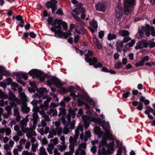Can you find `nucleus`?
I'll list each match as a JSON object with an SVG mask.
<instances>
[{
  "mask_svg": "<svg viewBox=\"0 0 155 155\" xmlns=\"http://www.w3.org/2000/svg\"><path fill=\"white\" fill-rule=\"evenodd\" d=\"M51 25L53 27L50 28V30L54 32L55 35V33L58 30L62 29L61 26L63 28L64 30H66L67 29V24L58 18L56 19L53 21V25Z\"/></svg>",
  "mask_w": 155,
  "mask_h": 155,
  "instance_id": "f257e3e1",
  "label": "nucleus"
},
{
  "mask_svg": "<svg viewBox=\"0 0 155 155\" xmlns=\"http://www.w3.org/2000/svg\"><path fill=\"white\" fill-rule=\"evenodd\" d=\"M136 5V0H125L124 13L128 15L130 12L133 11Z\"/></svg>",
  "mask_w": 155,
  "mask_h": 155,
  "instance_id": "f03ea898",
  "label": "nucleus"
},
{
  "mask_svg": "<svg viewBox=\"0 0 155 155\" xmlns=\"http://www.w3.org/2000/svg\"><path fill=\"white\" fill-rule=\"evenodd\" d=\"M85 61L89 63L90 65H93L95 68H101L103 66V64L99 62H98L97 58L95 57L91 58H85Z\"/></svg>",
  "mask_w": 155,
  "mask_h": 155,
  "instance_id": "7ed1b4c3",
  "label": "nucleus"
},
{
  "mask_svg": "<svg viewBox=\"0 0 155 155\" xmlns=\"http://www.w3.org/2000/svg\"><path fill=\"white\" fill-rule=\"evenodd\" d=\"M58 2L56 0H51L48 1L45 3L46 8L48 9L51 8V13L53 14L55 13V11L57 9V5Z\"/></svg>",
  "mask_w": 155,
  "mask_h": 155,
  "instance_id": "20e7f679",
  "label": "nucleus"
},
{
  "mask_svg": "<svg viewBox=\"0 0 155 155\" xmlns=\"http://www.w3.org/2000/svg\"><path fill=\"white\" fill-rule=\"evenodd\" d=\"M15 75L17 78V81L19 84H21L22 85L24 86H25V83L21 79L23 78L25 80H27L28 78L27 76V74L22 72H15L13 73Z\"/></svg>",
  "mask_w": 155,
  "mask_h": 155,
  "instance_id": "39448f33",
  "label": "nucleus"
},
{
  "mask_svg": "<svg viewBox=\"0 0 155 155\" xmlns=\"http://www.w3.org/2000/svg\"><path fill=\"white\" fill-rule=\"evenodd\" d=\"M47 83L49 86H51L53 84L58 88L61 87L63 85V84L62 82L55 77L52 78L50 80H48Z\"/></svg>",
  "mask_w": 155,
  "mask_h": 155,
  "instance_id": "423d86ee",
  "label": "nucleus"
},
{
  "mask_svg": "<svg viewBox=\"0 0 155 155\" xmlns=\"http://www.w3.org/2000/svg\"><path fill=\"white\" fill-rule=\"evenodd\" d=\"M149 43L145 39H142L139 41L135 47L134 48H146L148 47Z\"/></svg>",
  "mask_w": 155,
  "mask_h": 155,
  "instance_id": "0eeeda50",
  "label": "nucleus"
},
{
  "mask_svg": "<svg viewBox=\"0 0 155 155\" xmlns=\"http://www.w3.org/2000/svg\"><path fill=\"white\" fill-rule=\"evenodd\" d=\"M82 3H78L76 8L73 10V12L76 13L77 15L80 14V13H85V10L84 8L82 7Z\"/></svg>",
  "mask_w": 155,
  "mask_h": 155,
  "instance_id": "6e6552de",
  "label": "nucleus"
},
{
  "mask_svg": "<svg viewBox=\"0 0 155 155\" xmlns=\"http://www.w3.org/2000/svg\"><path fill=\"white\" fill-rule=\"evenodd\" d=\"M95 8L97 11L104 12L107 8V6L104 3L98 2L96 4Z\"/></svg>",
  "mask_w": 155,
  "mask_h": 155,
  "instance_id": "1a4fd4ad",
  "label": "nucleus"
},
{
  "mask_svg": "<svg viewBox=\"0 0 155 155\" xmlns=\"http://www.w3.org/2000/svg\"><path fill=\"white\" fill-rule=\"evenodd\" d=\"M123 8L122 7L118 6L115 9V14L116 18L118 19H120L123 15Z\"/></svg>",
  "mask_w": 155,
  "mask_h": 155,
  "instance_id": "9d476101",
  "label": "nucleus"
},
{
  "mask_svg": "<svg viewBox=\"0 0 155 155\" xmlns=\"http://www.w3.org/2000/svg\"><path fill=\"white\" fill-rule=\"evenodd\" d=\"M143 28L145 32V35L147 37L150 36V31H153L155 29L153 27L151 26L149 24L147 25L145 27H143Z\"/></svg>",
  "mask_w": 155,
  "mask_h": 155,
  "instance_id": "9b49d317",
  "label": "nucleus"
},
{
  "mask_svg": "<svg viewBox=\"0 0 155 155\" xmlns=\"http://www.w3.org/2000/svg\"><path fill=\"white\" fill-rule=\"evenodd\" d=\"M76 32L79 34H85V29L84 27L80 24H77L76 26L75 29Z\"/></svg>",
  "mask_w": 155,
  "mask_h": 155,
  "instance_id": "f8f14e48",
  "label": "nucleus"
},
{
  "mask_svg": "<svg viewBox=\"0 0 155 155\" xmlns=\"http://www.w3.org/2000/svg\"><path fill=\"white\" fill-rule=\"evenodd\" d=\"M8 99L10 101H16L18 104L20 103L19 99L16 97L15 95L11 91H9L8 92Z\"/></svg>",
  "mask_w": 155,
  "mask_h": 155,
  "instance_id": "ddd939ff",
  "label": "nucleus"
},
{
  "mask_svg": "<svg viewBox=\"0 0 155 155\" xmlns=\"http://www.w3.org/2000/svg\"><path fill=\"white\" fill-rule=\"evenodd\" d=\"M139 99V100L140 102L139 103V105L137 106V109L139 110H141L143 107V102H144L145 100V97L143 96H141Z\"/></svg>",
  "mask_w": 155,
  "mask_h": 155,
  "instance_id": "4468645a",
  "label": "nucleus"
},
{
  "mask_svg": "<svg viewBox=\"0 0 155 155\" xmlns=\"http://www.w3.org/2000/svg\"><path fill=\"white\" fill-rule=\"evenodd\" d=\"M82 119L83 120V124L85 129L86 130L89 126V123L87 121V115H84Z\"/></svg>",
  "mask_w": 155,
  "mask_h": 155,
  "instance_id": "2eb2a0df",
  "label": "nucleus"
},
{
  "mask_svg": "<svg viewBox=\"0 0 155 155\" xmlns=\"http://www.w3.org/2000/svg\"><path fill=\"white\" fill-rule=\"evenodd\" d=\"M0 73L3 74V75H5L7 76H9L10 75L9 72L5 70V68L0 65Z\"/></svg>",
  "mask_w": 155,
  "mask_h": 155,
  "instance_id": "dca6fc26",
  "label": "nucleus"
},
{
  "mask_svg": "<svg viewBox=\"0 0 155 155\" xmlns=\"http://www.w3.org/2000/svg\"><path fill=\"white\" fill-rule=\"evenodd\" d=\"M90 25L94 28L96 30L98 28L97 22L93 18L90 22Z\"/></svg>",
  "mask_w": 155,
  "mask_h": 155,
  "instance_id": "f3484780",
  "label": "nucleus"
},
{
  "mask_svg": "<svg viewBox=\"0 0 155 155\" xmlns=\"http://www.w3.org/2000/svg\"><path fill=\"white\" fill-rule=\"evenodd\" d=\"M94 132L97 135H102L103 134V132L101 130L100 127L98 126H96L94 127Z\"/></svg>",
  "mask_w": 155,
  "mask_h": 155,
  "instance_id": "a211bd4d",
  "label": "nucleus"
},
{
  "mask_svg": "<svg viewBox=\"0 0 155 155\" xmlns=\"http://www.w3.org/2000/svg\"><path fill=\"white\" fill-rule=\"evenodd\" d=\"M129 33L128 31L126 30H121L119 32V35L123 37L128 36Z\"/></svg>",
  "mask_w": 155,
  "mask_h": 155,
  "instance_id": "6ab92c4d",
  "label": "nucleus"
},
{
  "mask_svg": "<svg viewBox=\"0 0 155 155\" xmlns=\"http://www.w3.org/2000/svg\"><path fill=\"white\" fill-rule=\"evenodd\" d=\"M135 43V40L133 39L131 40V41L127 43L124 45V48H129L130 47L133 46Z\"/></svg>",
  "mask_w": 155,
  "mask_h": 155,
  "instance_id": "aec40b11",
  "label": "nucleus"
},
{
  "mask_svg": "<svg viewBox=\"0 0 155 155\" xmlns=\"http://www.w3.org/2000/svg\"><path fill=\"white\" fill-rule=\"evenodd\" d=\"M64 35V32L61 30H58L55 33L54 36L56 37H58L62 38Z\"/></svg>",
  "mask_w": 155,
  "mask_h": 155,
  "instance_id": "412c9836",
  "label": "nucleus"
},
{
  "mask_svg": "<svg viewBox=\"0 0 155 155\" xmlns=\"http://www.w3.org/2000/svg\"><path fill=\"white\" fill-rule=\"evenodd\" d=\"M33 120L34 124H36L38 123V116L37 113H34L33 114Z\"/></svg>",
  "mask_w": 155,
  "mask_h": 155,
  "instance_id": "4be33fe9",
  "label": "nucleus"
},
{
  "mask_svg": "<svg viewBox=\"0 0 155 155\" xmlns=\"http://www.w3.org/2000/svg\"><path fill=\"white\" fill-rule=\"evenodd\" d=\"M116 48H122L123 46V42L122 41H120L119 40H118V41L116 42Z\"/></svg>",
  "mask_w": 155,
  "mask_h": 155,
  "instance_id": "5701e85b",
  "label": "nucleus"
},
{
  "mask_svg": "<svg viewBox=\"0 0 155 155\" xmlns=\"http://www.w3.org/2000/svg\"><path fill=\"white\" fill-rule=\"evenodd\" d=\"M101 126L103 129L105 131V134L106 135L110 137H111L112 136V134L110 133V130L107 129L104 125L102 124Z\"/></svg>",
  "mask_w": 155,
  "mask_h": 155,
  "instance_id": "b1692460",
  "label": "nucleus"
},
{
  "mask_svg": "<svg viewBox=\"0 0 155 155\" xmlns=\"http://www.w3.org/2000/svg\"><path fill=\"white\" fill-rule=\"evenodd\" d=\"M77 109L76 108H74V110L70 109L68 111V113L70 114L71 117H72V118H75L76 115L75 112L77 111Z\"/></svg>",
  "mask_w": 155,
  "mask_h": 155,
  "instance_id": "393cba45",
  "label": "nucleus"
},
{
  "mask_svg": "<svg viewBox=\"0 0 155 155\" xmlns=\"http://www.w3.org/2000/svg\"><path fill=\"white\" fill-rule=\"evenodd\" d=\"M94 43L96 44L97 48H102L101 44L98 39L95 38V39H94Z\"/></svg>",
  "mask_w": 155,
  "mask_h": 155,
  "instance_id": "a878e982",
  "label": "nucleus"
},
{
  "mask_svg": "<svg viewBox=\"0 0 155 155\" xmlns=\"http://www.w3.org/2000/svg\"><path fill=\"white\" fill-rule=\"evenodd\" d=\"M37 101L35 100H33L31 102V103L32 105L35 107L33 108L32 111L35 112V111L37 109V107L36 106V105L38 104Z\"/></svg>",
  "mask_w": 155,
  "mask_h": 155,
  "instance_id": "bb28decb",
  "label": "nucleus"
},
{
  "mask_svg": "<svg viewBox=\"0 0 155 155\" xmlns=\"http://www.w3.org/2000/svg\"><path fill=\"white\" fill-rule=\"evenodd\" d=\"M114 67L116 69H120L123 67V65L120 62H117L114 64Z\"/></svg>",
  "mask_w": 155,
  "mask_h": 155,
  "instance_id": "cd10ccee",
  "label": "nucleus"
},
{
  "mask_svg": "<svg viewBox=\"0 0 155 155\" xmlns=\"http://www.w3.org/2000/svg\"><path fill=\"white\" fill-rule=\"evenodd\" d=\"M116 38V35L114 34H112L111 33H109L108 35L107 39L109 40H111L114 39H115Z\"/></svg>",
  "mask_w": 155,
  "mask_h": 155,
  "instance_id": "c85d7f7f",
  "label": "nucleus"
},
{
  "mask_svg": "<svg viewBox=\"0 0 155 155\" xmlns=\"http://www.w3.org/2000/svg\"><path fill=\"white\" fill-rule=\"evenodd\" d=\"M37 70L33 69L31 70L28 73L29 75H35L37 76L38 74H37Z\"/></svg>",
  "mask_w": 155,
  "mask_h": 155,
  "instance_id": "c756f323",
  "label": "nucleus"
},
{
  "mask_svg": "<svg viewBox=\"0 0 155 155\" xmlns=\"http://www.w3.org/2000/svg\"><path fill=\"white\" fill-rule=\"evenodd\" d=\"M142 28H143V27H142ZM144 32L145 31H144L143 28L142 29H139L138 33L139 34L140 38H143L144 35Z\"/></svg>",
  "mask_w": 155,
  "mask_h": 155,
  "instance_id": "7c9ffc66",
  "label": "nucleus"
},
{
  "mask_svg": "<svg viewBox=\"0 0 155 155\" xmlns=\"http://www.w3.org/2000/svg\"><path fill=\"white\" fill-rule=\"evenodd\" d=\"M46 91H47V89L45 88L41 87L39 91V95L41 96H42L44 94V93Z\"/></svg>",
  "mask_w": 155,
  "mask_h": 155,
  "instance_id": "2f4dec72",
  "label": "nucleus"
},
{
  "mask_svg": "<svg viewBox=\"0 0 155 155\" xmlns=\"http://www.w3.org/2000/svg\"><path fill=\"white\" fill-rule=\"evenodd\" d=\"M11 85L12 86L11 89L12 90H15L16 89V87L18 86V84L15 82H12Z\"/></svg>",
  "mask_w": 155,
  "mask_h": 155,
  "instance_id": "473e14b6",
  "label": "nucleus"
},
{
  "mask_svg": "<svg viewBox=\"0 0 155 155\" xmlns=\"http://www.w3.org/2000/svg\"><path fill=\"white\" fill-rule=\"evenodd\" d=\"M53 17L49 16L47 20L48 24L49 25H53Z\"/></svg>",
  "mask_w": 155,
  "mask_h": 155,
  "instance_id": "72a5a7b5",
  "label": "nucleus"
},
{
  "mask_svg": "<svg viewBox=\"0 0 155 155\" xmlns=\"http://www.w3.org/2000/svg\"><path fill=\"white\" fill-rule=\"evenodd\" d=\"M72 16L74 17V18L78 22L80 23L83 22L82 21L80 18L74 14H72Z\"/></svg>",
  "mask_w": 155,
  "mask_h": 155,
  "instance_id": "f704fd0d",
  "label": "nucleus"
},
{
  "mask_svg": "<svg viewBox=\"0 0 155 155\" xmlns=\"http://www.w3.org/2000/svg\"><path fill=\"white\" fill-rule=\"evenodd\" d=\"M40 151L42 155H47L45 149L43 147H41L40 148Z\"/></svg>",
  "mask_w": 155,
  "mask_h": 155,
  "instance_id": "c9c22d12",
  "label": "nucleus"
},
{
  "mask_svg": "<svg viewBox=\"0 0 155 155\" xmlns=\"http://www.w3.org/2000/svg\"><path fill=\"white\" fill-rule=\"evenodd\" d=\"M150 112H149L147 109H146L144 112V113L148 115V117L150 119L152 120L154 119V117L150 114Z\"/></svg>",
  "mask_w": 155,
  "mask_h": 155,
  "instance_id": "e433bc0d",
  "label": "nucleus"
},
{
  "mask_svg": "<svg viewBox=\"0 0 155 155\" xmlns=\"http://www.w3.org/2000/svg\"><path fill=\"white\" fill-rule=\"evenodd\" d=\"M59 89L58 91L61 94H64L67 91V90L63 87L59 88Z\"/></svg>",
  "mask_w": 155,
  "mask_h": 155,
  "instance_id": "4c0bfd02",
  "label": "nucleus"
},
{
  "mask_svg": "<svg viewBox=\"0 0 155 155\" xmlns=\"http://www.w3.org/2000/svg\"><path fill=\"white\" fill-rule=\"evenodd\" d=\"M14 113L13 115L14 116H16L17 115H19V112L18 111V108L17 107H15L14 109Z\"/></svg>",
  "mask_w": 155,
  "mask_h": 155,
  "instance_id": "58836bf2",
  "label": "nucleus"
},
{
  "mask_svg": "<svg viewBox=\"0 0 155 155\" xmlns=\"http://www.w3.org/2000/svg\"><path fill=\"white\" fill-rule=\"evenodd\" d=\"M66 148V147L65 145L58 146V149L61 151H63Z\"/></svg>",
  "mask_w": 155,
  "mask_h": 155,
  "instance_id": "ea45409f",
  "label": "nucleus"
},
{
  "mask_svg": "<svg viewBox=\"0 0 155 155\" xmlns=\"http://www.w3.org/2000/svg\"><path fill=\"white\" fill-rule=\"evenodd\" d=\"M37 77L39 78L41 82H43L45 80L46 77L45 76H42L41 74H39L37 75Z\"/></svg>",
  "mask_w": 155,
  "mask_h": 155,
  "instance_id": "a19ab883",
  "label": "nucleus"
},
{
  "mask_svg": "<svg viewBox=\"0 0 155 155\" xmlns=\"http://www.w3.org/2000/svg\"><path fill=\"white\" fill-rule=\"evenodd\" d=\"M29 35V33L27 32H25L23 33V35L21 37V38L24 40H25L28 38Z\"/></svg>",
  "mask_w": 155,
  "mask_h": 155,
  "instance_id": "79ce46f5",
  "label": "nucleus"
},
{
  "mask_svg": "<svg viewBox=\"0 0 155 155\" xmlns=\"http://www.w3.org/2000/svg\"><path fill=\"white\" fill-rule=\"evenodd\" d=\"M55 13L59 15H63V11L61 8H59L57 10Z\"/></svg>",
  "mask_w": 155,
  "mask_h": 155,
  "instance_id": "37998d69",
  "label": "nucleus"
},
{
  "mask_svg": "<svg viewBox=\"0 0 155 155\" xmlns=\"http://www.w3.org/2000/svg\"><path fill=\"white\" fill-rule=\"evenodd\" d=\"M131 94L130 91H128L123 94L122 96L124 98H127Z\"/></svg>",
  "mask_w": 155,
  "mask_h": 155,
  "instance_id": "c03bdc74",
  "label": "nucleus"
},
{
  "mask_svg": "<svg viewBox=\"0 0 155 155\" xmlns=\"http://www.w3.org/2000/svg\"><path fill=\"white\" fill-rule=\"evenodd\" d=\"M148 42L149 43L148 46L149 48H152L155 47V42L148 41Z\"/></svg>",
  "mask_w": 155,
  "mask_h": 155,
  "instance_id": "a18cd8bd",
  "label": "nucleus"
},
{
  "mask_svg": "<svg viewBox=\"0 0 155 155\" xmlns=\"http://www.w3.org/2000/svg\"><path fill=\"white\" fill-rule=\"evenodd\" d=\"M60 111L62 113L63 115H65L66 114V110L64 108L59 107V108Z\"/></svg>",
  "mask_w": 155,
  "mask_h": 155,
  "instance_id": "49530a36",
  "label": "nucleus"
},
{
  "mask_svg": "<svg viewBox=\"0 0 155 155\" xmlns=\"http://www.w3.org/2000/svg\"><path fill=\"white\" fill-rule=\"evenodd\" d=\"M143 61L141 60L139 62H136L135 64V66L136 67L138 66H143L144 63L143 62Z\"/></svg>",
  "mask_w": 155,
  "mask_h": 155,
  "instance_id": "de8ad7c7",
  "label": "nucleus"
},
{
  "mask_svg": "<svg viewBox=\"0 0 155 155\" xmlns=\"http://www.w3.org/2000/svg\"><path fill=\"white\" fill-rule=\"evenodd\" d=\"M9 104L10 105V106L12 108L13 107H16V106L17 104L15 101H10L9 102Z\"/></svg>",
  "mask_w": 155,
  "mask_h": 155,
  "instance_id": "09e8293b",
  "label": "nucleus"
},
{
  "mask_svg": "<svg viewBox=\"0 0 155 155\" xmlns=\"http://www.w3.org/2000/svg\"><path fill=\"white\" fill-rule=\"evenodd\" d=\"M4 81H5L7 85H9L10 84H11L12 81L11 78H9L5 79Z\"/></svg>",
  "mask_w": 155,
  "mask_h": 155,
  "instance_id": "8fccbe9b",
  "label": "nucleus"
},
{
  "mask_svg": "<svg viewBox=\"0 0 155 155\" xmlns=\"http://www.w3.org/2000/svg\"><path fill=\"white\" fill-rule=\"evenodd\" d=\"M85 55L86 57L85 58H89V57L92 56L93 55V53L92 51L88 50L87 53Z\"/></svg>",
  "mask_w": 155,
  "mask_h": 155,
  "instance_id": "3c124183",
  "label": "nucleus"
},
{
  "mask_svg": "<svg viewBox=\"0 0 155 155\" xmlns=\"http://www.w3.org/2000/svg\"><path fill=\"white\" fill-rule=\"evenodd\" d=\"M38 144L37 143H36L35 144L34 143H33L32 144L31 149L32 150L33 152H35L36 150V148L38 147Z\"/></svg>",
  "mask_w": 155,
  "mask_h": 155,
  "instance_id": "603ef678",
  "label": "nucleus"
},
{
  "mask_svg": "<svg viewBox=\"0 0 155 155\" xmlns=\"http://www.w3.org/2000/svg\"><path fill=\"white\" fill-rule=\"evenodd\" d=\"M77 90L75 87L71 86L69 87L68 88V91L70 92H75Z\"/></svg>",
  "mask_w": 155,
  "mask_h": 155,
  "instance_id": "864d4df0",
  "label": "nucleus"
},
{
  "mask_svg": "<svg viewBox=\"0 0 155 155\" xmlns=\"http://www.w3.org/2000/svg\"><path fill=\"white\" fill-rule=\"evenodd\" d=\"M104 32L102 31H101L98 32V36L100 38L102 39L104 37Z\"/></svg>",
  "mask_w": 155,
  "mask_h": 155,
  "instance_id": "5fc2aeb1",
  "label": "nucleus"
},
{
  "mask_svg": "<svg viewBox=\"0 0 155 155\" xmlns=\"http://www.w3.org/2000/svg\"><path fill=\"white\" fill-rule=\"evenodd\" d=\"M27 122L24 119L21 122H20V124L21 127L22 126H26L27 125Z\"/></svg>",
  "mask_w": 155,
  "mask_h": 155,
  "instance_id": "6e6d98bb",
  "label": "nucleus"
},
{
  "mask_svg": "<svg viewBox=\"0 0 155 155\" xmlns=\"http://www.w3.org/2000/svg\"><path fill=\"white\" fill-rule=\"evenodd\" d=\"M130 40H131V38L130 37H125L122 41L123 42V43H127Z\"/></svg>",
  "mask_w": 155,
  "mask_h": 155,
  "instance_id": "4d7b16f0",
  "label": "nucleus"
},
{
  "mask_svg": "<svg viewBox=\"0 0 155 155\" xmlns=\"http://www.w3.org/2000/svg\"><path fill=\"white\" fill-rule=\"evenodd\" d=\"M5 132L6 133V135L8 136L11 133V131L10 129L9 128H7L5 130Z\"/></svg>",
  "mask_w": 155,
  "mask_h": 155,
  "instance_id": "13d9d810",
  "label": "nucleus"
},
{
  "mask_svg": "<svg viewBox=\"0 0 155 155\" xmlns=\"http://www.w3.org/2000/svg\"><path fill=\"white\" fill-rule=\"evenodd\" d=\"M21 128L22 130V131L24 133H26L29 132V129L28 128H25L24 126H22L21 127Z\"/></svg>",
  "mask_w": 155,
  "mask_h": 155,
  "instance_id": "bf43d9fd",
  "label": "nucleus"
},
{
  "mask_svg": "<svg viewBox=\"0 0 155 155\" xmlns=\"http://www.w3.org/2000/svg\"><path fill=\"white\" fill-rule=\"evenodd\" d=\"M93 121L95 122L98 123L100 124H101L102 123V120H101L100 118H94L93 119Z\"/></svg>",
  "mask_w": 155,
  "mask_h": 155,
  "instance_id": "052dcab7",
  "label": "nucleus"
},
{
  "mask_svg": "<svg viewBox=\"0 0 155 155\" xmlns=\"http://www.w3.org/2000/svg\"><path fill=\"white\" fill-rule=\"evenodd\" d=\"M122 148L121 147H119L117 150V153L116 155H121Z\"/></svg>",
  "mask_w": 155,
  "mask_h": 155,
  "instance_id": "680f3d73",
  "label": "nucleus"
},
{
  "mask_svg": "<svg viewBox=\"0 0 155 155\" xmlns=\"http://www.w3.org/2000/svg\"><path fill=\"white\" fill-rule=\"evenodd\" d=\"M29 35L33 38H35L36 37V35L33 32L30 31Z\"/></svg>",
  "mask_w": 155,
  "mask_h": 155,
  "instance_id": "e2e57ef3",
  "label": "nucleus"
},
{
  "mask_svg": "<svg viewBox=\"0 0 155 155\" xmlns=\"http://www.w3.org/2000/svg\"><path fill=\"white\" fill-rule=\"evenodd\" d=\"M153 65L155 66V62H147L145 63V65L151 67Z\"/></svg>",
  "mask_w": 155,
  "mask_h": 155,
  "instance_id": "0e129e2a",
  "label": "nucleus"
},
{
  "mask_svg": "<svg viewBox=\"0 0 155 155\" xmlns=\"http://www.w3.org/2000/svg\"><path fill=\"white\" fill-rule=\"evenodd\" d=\"M107 143V141L106 140H102L99 143V145L101 147L105 146Z\"/></svg>",
  "mask_w": 155,
  "mask_h": 155,
  "instance_id": "69168bd1",
  "label": "nucleus"
},
{
  "mask_svg": "<svg viewBox=\"0 0 155 155\" xmlns=\"http://www.w3.org/2000/svg\"><path fill=\"white\" fill-rule=\"evenodd\" d=\"M20 21L18 22V25L20 26L21 28H23L24 26V20H22L21 21Z\"/></svg>",
  "mask_w": 155,
  "mask_h": 155,
  "instance_id": "338daca9",
  "label": "nucleus"
},
{
  "mask_svg": "<svg viewBox=\"0 0 155 155\" xmlns=\"http://www.w3.org/2000/svg\"><path fill=\"white\" fill-rule=\"evenodd\" d=\"M149 57L148 56H146L143 58L141 60L143 61V63H144L145 62L148 61L149 60Z\"/></svg>",
  "mask_w": 155,
  "mask_h": 155,
  "instance_id": "774afa93",
  "label": "nucleus"
}]
</instances>
